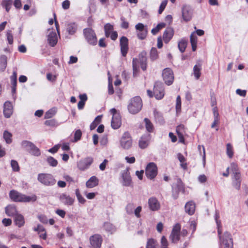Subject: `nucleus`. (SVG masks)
I'll return each instance as SVG.
<instances>
[{
  "label": "nucleus",
  "mask_w": 248,
  "mask_h": 248,
  "mask_svg": "<svg viewBox=\"0 0 248 248\" xmlns=\"http://www.w3.org/2000/svg\"><path fill=\"white\" fill-rule=\"evenodd\" d=\"M9 197L11 200L15 202H34L36 200V196L35 195L31 197L26 196L15 190H12L10 191Z\"/></svg>",
  "instance_id": "obj_1"
},
{
  "label": "nucleus",
  "mask_w": 248,
  "mask_h": 248,
  "mask_svg": "<svg viewBox=\"0 0 248 248\" xmlns=\"http://www.w3.org/2000/svg\"><path fill=\"white\" fill-rule=\"evenodd\" d=\"M218 226V235L220 243L223 246V248H233V240L231 234L226 232L221 235L222 230L219 228V224Z\"/></svg>",
  "instance_id": "obj_2"
},
{
  "label": "nucleus",
  "mask_w": 248,
  "mask_h": 248,
  "mask_svg": "<svg viewBox=\"0 0 248 248\" xmlns=\"http://www.w3.org/2000/svg\"><path fill=\"white\" fill-rule=\"evenodd\" d=\"M142 106L141 98L139 96H136L131 99L128 105V109L131 114H136L141 110Z\"/></svg>",
  "instance_id": "obj_3"
},
{
  "label": "nucleus",
  "mask_w": 248,
  "mask_h": 248,
  "mask_svg": "<svg viewBox=\"0 0 248 248\" xmlns=\"http://www.w3.org/2000/svg\"><path fill=\"white\" fill-rule=\"evenodd\" d=\"M38 181L46 186H52L56 184V181L54 176L47 173H39L37 176Z\"/></svg>",
  "instance_id": "obj_4"
},
{
  "label": "nucleus",
  "mask_w": 248,
  "mask_h": 248,
  "mask_svg": "<svg viewBox=\"0 0 248 248\" xmlns=\"http://www.w3.org/2000/svg\"><path fill=\"white\" fill-rule=\"evenodd\" d=\"M83 34L88 44L92 46H95L97 44V36L94 31L92 28L84 29Z\"/></svg>",
  "instance_id": "obj_5"
},
{
  "label": "nucleus",
  "mask_w": 248,
  "mask_h": 248,
  "mask_svg": "<svg viewBox=\"0 0 248 248\" xmlns=\"http://www.w3.org/2000/svg\"><path fill=\"white\" fill-rule=\"evenodd\" d=\"M145 172L147 178L154 180L158 173V168L154 162L148 163L145 168Z\"/></svg>",
  "instance_id": "obj_6"
},
{
  "label": "nucleus",
  "mask_w": 248,
  "mask_h": 248,
  "mask_svg": "<svg viewBox=\"0 0 248 248\" xmlns=\"http://www.w3.org/2000/svg\"><path fill=\"white\" fill-rule=\"evenodd\" d=\"M231 169L233 174V179L234 180H241L240 172L239 170L238 166L237 163L232 162L231 163V166L228 167L226 171L222 173V175L224 177H228L229 175V170Z\"/></svg>",
  "instance_id": "obj_7"
},
{
  "label": "nucleus",
  "mask_w": 248,
  "mask_h": 248,
  "mask_svg": "<svg viewBox=\"0 0 248 248\" xmlns=\"http://www.w3.org/2000/svg\"><path fill=\"white\" fill-rule=\"evenodd\" d=\"M153 90L154 95L156 99L160 100L163 98L165 95V89L162 82H155Z\"/></svg>",
  "instance_id": "obj_8"
},
{
  "label": "nucleus",
  "mask_w": 248,
  "mask_h": 248,
  "mask_svg": "<svg viewBox=\"0 0 248 248\" xmlns=\"http://www.w3.org/2000/svg\"><path fill=\"white\" fill-rule=\"evenodd\" d=\"M120 144L122 147L124 149H129L132 144V139L129 132H124L120 140Z\"/></svg>",
  "instance_id": "obj_9"
},
{
  "label": "nucleus",
  "mask_w": 248,
  "mask_h": 248,
  "mask_svg": "<svg viewBox=\"0 0 248 248\" xmlns=\"http://www.w3.org/2000/svg\"><path fill=\"white\" fill-rule=\"evenodd\" d=\"M138 38L140 40L145 39L148 34V29L146 26L141 23H138L135 25Z\"/></svg>",
  "instance_id": "obj_10"
},
{
  "label": "nucleus",
  "mask_w": 248,
  "mask_h": 248,
  "mask_svg": "<svg viewBox=\"0 0 248 248\" xmlns=\"http://www.w3.org/2000/svg\"><path fill=\"white\" fill-rule=\"evenodd\" d=\"M162 77L166 84L170 85L172 84L174 80V75L170 68H166L163 70Z\"/></svg>",
  "instance_id": "obj_11"
},
{
  "label": "nucleus",
  "mask_w": 248,
  "mask_h": 248,
  "mask_svg": "<svg viewBox=\"0 0 248 248\" xmlns=\"http://www.w3.org/2000/svg\"><path fill=\"white\" fill-rule=\"evenodd\" d=\"M113 26L110 23H107L104 26L105 34L106 37H110L111 40L115 41L118 37V33L113 31Z\"/></svg>",
  "instance_id": "obj_12"
},
{
  "label": "nucleus",
  "mask_w": 248,
  "mask_h": 248,
  "mask_svg": "<svg viewBox=\"0 0 248 248\" xmlns=\"http://www.w3.org/2000/svg\"><path fill=\"white\" fill-rule=\"evenodd\" d=\"M22 145L26 147L28 151L33 155L38 156L40 155V150L31 142L25 140L22 142Z\"/></svg>",
  "instance_id": "obj_13"
},
{
  "label": "nucleus",
  "mask_w": 248,
  "mask_h": 248,
  "mask_svg": "<svg viewBox=\"0 0 248 248\" xmlns=\"http://www.w3.org/2000/svg\"><path fill=\"white\" fill-rule=\"evenodd\" d=\"M120 50L122 55L125 57L126 56L129 50L128 39L125 36H122L120 39Z\"/></svg>",
  "instance_id": "obj_14"
},
{
  "label": "nucleus",
  "mask_w": 248,
  "mask_h": 248,
  "mask_svg": "<svg viewBox=\"0 0 248 248\" xmlns=\"http://www.w3.org/2000/svg\"><path fill=\"white\" fill-rule=\"evenodd\" d=\"M103 238L100 234H95L90 237V243L93 248H100Z\"/></svg>",
  "instance_id": "obj_15"
},
{
  "label": "nucleus",
  "mask_w": 248,
  "mask_h": 248,
  "mask_svg": "<svg viewBox=\"0 0 248 248\" xmlns=\"http://www.w3.org/2000/svg\"><path fill=\"white\" fill-rule=\"evenodd\" d=\"M93 161L92 157H87L81 160L78 163V167L80 170H85L89 168Z\"/></svg>",
  "instance_id": "obj_16"
},
{
  "label": "nucleus",
  "mask_w": 248,
  "mask_h": 248,
  "mask_svg": "<svg viewBox=\"0 0 248 248\" xmlns=\"http://www.w3.org/2000/svg\"><path fill=\"white\" fill-rule=\"evenodd\" d=\"M150 134L143 135L139 140V147L141 149H144L148 147L151 140Z\"/></svg>",
  "instance_id": "obj_17"
},
{
  "label": "nucleus",
  "mask_w": 248,
  "mask_h": 248,
  "mask_svg": "<svg viewBox=\"0 0 248 248\" xmlns=\"http://www.w3.org/2000/svg\"><path fill=\"white\" fill-rule=\"evenodd\" d=\"M147 52L145 51H142L139 54L138 56L139 63H140L141 68L143 71H145L147 69Z\"/></svg>",
  "instance_id": "obj_18"
},
{
  "label": "nucleus",
  "mask_w": 248,
  "mask_h": 248,
  "mask_svg": "<svg viewBox=\"0 0 248 248\" xmlns=\"http://www.w3.org/2000/svg\"><path fill=\"white\" fill-rule=\"evenodd\" d=\"M13 113V107L12 103L9 101H6L3 105V114L5 117L8 118Z\"/></svg>",
  "instance_id": "obj_19"
},
{
  "label": "nucleus",
  "mask_w": 248,
  "mask_h": 248,
  "mask_svg": "<svg viewBox=\"0 0 248 248\" xmlns=\"http://www.w3.org/2000/svg\"><path fill=\"white\" fill-rule=\"evenodd\" d=\"M174 35V30L172 28H167L164 31L162 39L166 44H168Z\"/></svg>",
  "instance_id": "obj_20"
},
{
  "label": "nucleus",
  "mask_w": 248,
  "mask_h": 248,
  "mask_svg": "<svg viewBox=\"0 0 248 248\" xmlns=\"http://www.w3.org/2000/svg\"><path fill=\"white\" fill-rule=\"evenodd\" d=\"M149 208L153 211L158 210L160 208V204L157 199L155 197L150 198L148 200Z\"/></svg>",
  "instance_id": "obj_21"
},
{
  "label": "nucleus",
  "mask_w": 248,
  "mask_h": 248,
  "mask_svg": "<svg viewBox=\"0 0 248 248\" xmlns=\"http://www.w3.org/2000/svg\"><path fill=\"white\" fill-rule=\"evenodd\" d=\"M60 200L65 205H72L73 204L75 199L65 193H62L60 197Z\"/></svg>",
  "instance_id": "obj_22"
},
{
  "label": "nucleus",
  "mask_w": 248,
  "mask_h": 248,
  "mask_svg": "<svg viewBox=\"0 0 248 248\" xmlns=\"http://www.w3.org/2000/svg\"><path fill=\"white\" fill-rule=\"evenodd\" d=\"M47 41L51 47H54L56 46L58 42V38L55 31H52L49 33L47 36Z\"/></svg>",
  "instance_id": "obj_23"
},
{
  "label": "nucleus",
  "mask_w": 248,
  "mask_h": 248,
  "mask_svg": "<svg viewBox=\"0 0 248 248\" xmlns=\"http://www.w3.org/2000/svg\"><path fill=\"white\" fill-rule=\"evenodd\" d=\"M122 124L121 117L120 115H117L116 116L112 117L111 126L114 129H118Z\"/></svg>",
  "instance_id": "obj_24"
},
{
  "label": "nucleus",
  "mask_w": 248,
  "mask_h": 248,
  "mask_svg": "<svg viewBox=\"0 0 248 248\" xmlns=\"http://www.w3.org/2000/svg\"><path fill=\"white\" fill-rule=\"evenodd\" d=\"M99 184V179L95 176H93L86 182V186L87 188H92L97 186Z\"/></svg>",
  "instance_id": "obj_25"
},
{
  "label": "nucleus",
  "mask_w": 248,
  "mask_h": 248,
  "mask_svg": "<svg viewBox=\"0 0 248 248\" xmlns=\"http://www.w3.org/2000/svg\"><path fill=\"white\" fill-rule=\"evenodd\" d=\"M14 222L19 228L23 227L25 223L24 217L21 214H18L14 217Z\"/></svg>",
  "instance_id": "obj_26"
},
{
  "label": "nucleus",
  "mask_w": 248,
  "mask_h": 248,
  "mask_svg": "<svg viewBox=\"0 0 248 248\" xmlns=\"http://www.w3.org/2000/svg\"><path fill=\"white\" fill-rule=\"evenodd\" d=\"M195 204L192 201L187 202L185 205V211L189 215H192L195 213Z\"/></svg>",
  "instance_id": "obj_27"
},
{
  "label": "nucleus",
  "mask_w": 248,
  "mask_h": 248,
  "mask_svg": "<svg viewBox=\"0 0 248 248\" xmlns=\"http://www.w3.org/2000/svg\"><path fill=\"white\" fill-rule=\"evenodd\" d=\"M5 213L7 216L10 217H15L18 214L16 206L9 205L5 208Z\"/></svg>",
  "instance_id": "obj_28"
},
{
  "label": "nucleus",
  "mask_w": 248,
  "mask_h": 248,
  "mask_svg": "<svg viewBox=\"0 0 248 248\" xmlns=\"http://www.w3.org/2000/svg\"><path fill=\"white\" fill-rule=\"evenodd\" d=\"M182 16L183 19L187 22L191 19V14L189 8L186 6H184L182 8Z\"/></svg>",
  "instance_id": "obj_29"
},
{
  "label": "nucleus",
  "mask_w": 248,
  "mask_h": 248,
  "mask_svg": "<svg viewBox=\"0 0 248 248\" xmlns=\"http://www.w3.org/2000/svg\"><path fill=\"white\" fill-rule=\"evenodd\" d=\"M123 185L125 186H129L131 183V179L129 172L127 170H125L122 173Z\"/></svg>",
  "instance_id": "obj_30"
},
{
  "label": "nucleus",
  "mask_w": 248,
  "mask_h": 248,
  "mask_svg": "<svg viewBox=\"0 0 248 248\" xmlns=\"http://www.w3.org/2000/svg\"><path fill=\"white\" fill-rule=\"evenodd\" d=\"M133 75L137 77L139 72V61L138 58H134L132 60Z\"/></svg>",
  "instance_id": "obj_31"
},
{
  "label": "nucleus",
  "mask_w": 248,
  "mask_h": 248,
  "mask_svg": "<svg viewBox=\"0 0 248 248\" xmlns=\"http://www.w3.org/2000/svg\"><path fill=\"white\" fill-rule=\"evenodd\" d=\"M202 64L198 63L194 66L193 74L196 79H199L201 75Z\"/></svg>",
  "instance_id": "obj_32"
},
{
  "label": "nucleus",
  "mask_w": 248,
  "mask_h": 248,
  "mask_svg": "<svg viewBox=\"0 0 248 248\" xmlns=\"http://www.w3.org/2000/svg\"><path fill=\"white\" fill-rule=\"evenodd\" d=\"M10 79L12 92H15L16 91L17 85V74L16 71L13 72L12 75L10 77Z\"/></svg>",
  "instance_id": "obj_33"
},
{
  "label": "nucleus",
  "mask_w": 248,
  "mask_h": 248,
  "mask_svg": "<svg viewBox=\"0 0 248 248\" xmlns=\"http://www.w3.org/2000/svg\"><path fill=\"white\" fill-rule=\"evenodd\" d=\"M7 63V58L6 56L2 55L0 57V70L4 71L6 69Z\"/></svg>",
  "instance_id": "obj_34"
},
{
  "label": "nucleus",
  "mask_w": 248,
  "mask_h": 248,
  "mask_svg": "<svg viewBox=\"0 0 248 248\" xmlns=\"http://www.w3.org/2000/svg\"><path fill=\"white\" fill-rule=\"evenodd\" d=\"M144 121L145 123V128L146 130L149 133L153 132L154 130V127L151 121L149 119L146 118L144 119Z\"/></svg>",
  "instance_id": "obj_35"
},
{
  "label": "nucleus",
  "mask_w": 248,
  "mask_h": 248,
  "mask_svg": "<svg viewBox=\"0 0 248 248\" xmlns=\"http://www.w3.org/2000/svg\"><path fill=\"white\" fill-rule=\"evenodd\" d=\"M66 30L69 34H73L77 31V25L75 23H70L67 25Z\"/></svg>",
  "instance_id": "obj_36"
},
{
  "label": "nucleus",
  "mask_w": 248,
  "mask_h": 248,
  "mask_svg": "<svg viewBox=\"0 0 248 248\" xmlns=\"http://www.w3.org/2000/svg\"><path fill=\"white\" fill-rule=\"evenodd\" d=\"M157 246V241L153 238H149L147 240L146 248H156Z\"/></svg>",
  "instance_id": "obj_37"
},
{
  "label": "nucleus",
  "mask_w": 248,
  "mask_h": 248,
  "mask_svg": "<svg viewBox=\"0 0 248 248\" xmlns=\"http://www.w3.org/2000/svg\"><path fill=\"white\" fill-rule=\"evenodd\" d=\"M150 58L152 61H155L158 58V52L155 47H152L150 52Z\"/></svg>",
  "instance_id": "obj_38"
},
{
  "label": "nucleus",
  "mask_w": 248,
  "mask_h": 248,
  "mask_svg": "<svg viewBox=\"0 0 248 248\" xmlns=\"http://www.w3.org/2000/svg\"><path fill=\"white\" fill-rule=\"evenodd\" d=\"M3 139L7 144H10L12 142V134L7 130L3 132Z\"/></svg>",
  "instance_id": "obj_39"
},
{
  "label": "nucleus",
  "mask_w": 248,
  "mask_h": 248,
  "mask_svg": "<svg viewBox=\"0 0 248 248\" xmlns=\"http://www.w3.org/2000/svg\"><path fill=\"white\" fill-rule=\"evenodd\" d=\"M190 41L192 46V49L193 51H195L197 47V37L193 34H191L190 37Z\"/></svg>",
  "instance_id": "obj_40"
},
{
  "label": "nucleus",
  "mask_w": 248,
  "mask_h": 248,
  "mask_svg": "<svg viewBox=\"0 0 248 248\" xmlns=\"http://www.w3.org/2000/svg\"><path fill=\"white\" fill-rule=\"evenodd\" d=\"M226 154L230 158H232L233 156L234 152L233 147L230 143L226 144Z\"/></svg>",
  "instance_id": "obj_41"
},
{
  "label": "nucleus",
  "mask_w": 248,
  "mask_h": 248,
  "mask_svg": "<svg viewBox=\"0 0 248 248\" xmlns=\"http://www.w3.org/2000/svg\"><path fill=\"white\" fill-rule=\"evenodd\" d=\"M166 24L164 23L158 24L156 27L151 30V32L153 35L156 34L162 29L165 27Z\"/></svg>",
  "instance_id": "obj_42"
},
{
  "label": "nucleus",
  "mask_w": 248,
  "mask_h": 248,
  "mask_svg": "<svg viewBox=\"0 0 248 248\" xmlns=\"http://www.w3.org/2000/svg\"><path fill=\"white\" fill-rule=\"evenodd\" d=\"M57 110L55 108H52L47 111L45 114V119H49L53 117L56 113Z\"/></svg>",
  "instance_id": "obj_43"
},
{
  "label": "nucleus",
  "mask_w": 248,
  "mask_h": 248,
  "mask_svg": "<svg viewBox=\"0 0 248 248\" xmlns=\"http://www.w3.org/2000/svg\"><path fill=\"white\" fill-rule=\"evenodd\" d=\"M75 194L79 203L83 204L86 202V201L80 194L79 189L77 188L76 189Z\"/></svg>",
  "instance_id": "obj_44"
},
{
  "label": "nucleus",
  "mask_w": 248,
  "mask_h": 248,
  "mask_svg": "<svg viewBox=\"0 0 248 248\" xmlns=\"http://www.w3.org/2000/svg\"><path fill=\"white\" fill-rule=\"evenodd\" d=\"M187 46V42L185 40L182 39L179 43H178V48L180 50V51L183 53L186 48V47Z\"/></svg>",
  "instance_id": "obj_45"
},
{
  "label": "nucleus",
  "mask_w": 248,
  "mask_h": 248,
  "mask_svg": "<svg viewBox=\"0 0 248 248\" xmlns=\"http://www.w3.org/2000/svg\"><path fill=\"white\" fill-rule=\"evenodd\" d=\"M47 163L52 167H55L58 165V161L52 156H48L46 158Z\"/></svg>",
  "instance_id": "obj_46"
},
{
  "label": "nucleus",
  "mask_w": 248,
  "mask_h": 248,
  "mask_svg": "<svg viewBox=\"0 0 248 248\" xmlns=\"http://www.w3.org/2000/svg\"><path fill=\"white\" fill-rule=\"evenodd\" d=\"M170 238L172 243H176L180 239V233L171 232Z\"/></svg>",
  "instance_id": "obj_47"
},
{
  "label": "nucleus",
  "mask_w": 248,
  "mask_h": 248,
  "mask_svg": "<svg viewBox=\"0 0 248 248\" xmlns=\"http://www.w3.org/2000/svg\"><path fill=\"white\" fill-rule=\"evenodd\" d=\"M2 6L4 7L7 12H8L11 8L12 1L11 0H4L2 1Z\"/></svg>",
  "instance_id": "obj_48"
},
{
  "label": "nucleus",
  "mask_w": 248,
  "mask_h": 248,
  "mask_svg": "<svg viewBox=\"0 0 248 248\" xmlns=\"http://www.w3.org/2000/svg\"><path fill=\"white\" fill-rule=\"evenodd\" d=\"M176 112L178 113L181 112V99L180 95L177 96L176 98Z\"/></svg>",
  "instance_id": "obj_49"
},
{
  "label": "nucleus",
  "mask_w": 248,
  "mask_h": 248,
  "mask_svg": "<svg viewBox=\"0 0 248 248\" xmlns=\"http://www.w3.org/2000/svg\"><path fill=\"white\" fill-rule=\"evenodd\" d=\"M11 165L14 171H18L19 170V166L16 161L14 160H11Z\"/></svg>",
  "instance_id": "obj_50"
},
{
  "label": "nucleus",
  "mask_w": 248,
  "mask_h": 248,
  "mask_svg": "<svg viewBox=\"0 0 248 248\" xmlns=\"http://www.w3.org/2000/svg\"><path fill=\"white\" fill-rule=\"evenodd\" d=\"M121 21L122 22L121 27L124 29H127L129 28V23L127 22L124 17H121Z\"/></svg>",
  "instance_id": "obj_51"
},
{
  "label": "nucleus",
  "mask_w": 248,
  "mask_h": 248,
  "mask_svg": "<svg viewBox=\"0 0 248 248\" xmlns=\"http://www.w3.org/2000/svg\"><path fill=\"white\" fill-rule=\"evenodd\" d=\"M6 36L7 41L10 45L13 44V35L12 31L8 30L6 33Z\"/></svg>",
  "instance_id": "obj_52"
},
{
  "label": "nucleus",
  "mask_w": 248,
  "mask_h": 248,
  "mask_svg": "<svg viewBox=\"0 0 248 248\" xmlns=\"http://www.w3.org/2000/svg\"><path fill=\"white\" fill-rule=\"evenodd\" d=\"M82 136V132L80 129L77 130L74 134V141L77 142L80 140Z\"/></svg>",
  "instance_id": "obj_53"
},
{
  "label": "nucleus",
  "mask_w": 248,
  "mask_h": 248,
  "mask_svg": "<svg viewBox=\"0 0 248 248\" xmlns=\"http://www.w3.org/2000/svg\"><path fill=\"white\" fill-rule=\"evenodd\" d=\"M167 0H164L163 1H162L161 4L160 5L158 11L159 14H161L163 12L167 4Z\"/></svg>",
  "instance_id": "obj_54"
},
{
  "label": "nucleus",
  "mask_w": 248,
  "mask_h": 248,
  "mask_svg": "<svg viewBox=\"0 0 248 248\" xmlns=\"http://www.w3.org/2000/svg\"><path fill=\"white\" fill-rule=\"evenodd\" d=\"M33 231L38 232V233L46 231L45 228L40 224H38L36 227H34Z\"/></svg>",
  "instance_id": "obj_55"
},
{
  "label": "nucleus",
  "mask_w": 248,
  "mask_h": 248,
  "mask_svg": "<svg viewBox=\"0 0 248 248\" xmlns=\"http://www.w3.org/2000/svg\"><path fill=\"white\" fill-rule=\"evenodd\" d=\"M56 121L54 119L46 120L45 122V124L47 126H54L56 125Z\"/></svg>",
  "instance_id": "obj_56"
},
{
  "label": "nucleus",
  "mask_w": 248,
  "mask_h": 248,
  "mask_svg": "<svg viewBox=\"0 0 248 248\" xmlns=\"http://www.w3.org/2000/svg\"><path fill=\"white\" fill-rule=\"evenodd\" d=\"M38 218L40 222L44 224H46L48 222V219L46 217L43 215L38 216Z\"/></svg>",
  "instance_id": "obj_57"
},
{
  "label": "nucleus",
  "mask_w": 248,
  "mask_h": 248,
  "mask_svg": "<svg viewBox=\"0 0 248 248\" xmlns=\"http://www.w3.org/2000/svg\"><path fill=\"white\" fill-rule=\"evenodd\" d=\"M181 226L180 223H176L173 227L171 232L180 233Z\"/></svg>",
  "instance_id": "obj_58"
},
{
  "label": "nucleus",
  "mask_w": 248,
  "mask_h": 248,
  "mask_svg": "<svg viewBox=\"0 0 248 248\" xmlns=\"http://www.w3.org/2000/svg\"><path fill=\"white\" fill-rule=\"evenodd\" d=\"M241 180H234L232 182L233 186L237 190L240 189Z\"/></svg>",
  "instance_id": "obj_59"
},
{
  "label": "nucleus",
  "mask_w": 248,
  "mask_h": 248,
  "mask_svg": "<svg viewBox=\"0 0 248 248\" xmlns=\"http://www.w3.org/2000/svg\"><path fill=\"white\" fill-rule=\"evenodd\" d=\"M70 2L68 0H65L62 3V7L64 10H67L69 8Z\"/></svg>",
  "instance_id": "obj_60"
},
{
  "label": "nucleus",
  "mask_w": 248,
  "mask_h": 248,
  "mask_svg": "<svg viewBox=\"0 0 248 248\" xmlns=\"http://www.w3.org/2000/svg\"><path fill=\"white\" fill-rule=\"evenodd\" d=\"M2 222L3 224L5 226H10L12 224V220L10 218H4L2 220Z\"/></svg>",
  "instance_id": "obj_61"
},
{
  "label": "nucleus",
  "mask_w": 248,
  "mask_h": 248,
  "mask_svg": "<svg viewBox=\"0 0 248 248\" xmlns=\"http://www.w3.org/2000/svg\"><path fill=\"white\" fill-rule=\"evenodd\" d=\"M108 160L106 159H104L103 162L99 165V169L101 170H104L106 169V165L108 163Z\"/></svg>",
  "instance_id": "obj_62"
},
{
  "label": "nucleus",
  "mask_w": 248,
  "mask_h": 248,
  "mask_svg": "<svg viewBox=\"0 0 248 248\" xmlns=\"http://www.w3.org/2000/svg\"><path fill=\"white\" fill-rule=\"evenodd\" d=\"M46 78L50 81H54L56 80V76L52 75L51 73H49L46 74Z\"/></svg>",
  "instance_id": "obj_63"
},
{
  "label": "nucleus",
  "mask_w": 248,
  "mask_h": 248,
  "mask_svg": "<svg viewBox=\"0 0 248 248\" xmlns=\"http://www.w3.org/2000/svg\"><path fill=\"white\" fill-rule=\"evenodd\" d=\"M185 131V126L183 124H180L176 127V133H183Z\"/></svg>",
  "instance_id": "obj_64"
}]
</instances>
